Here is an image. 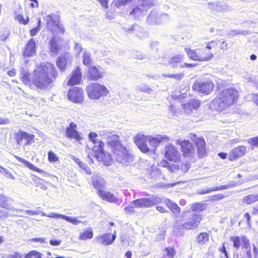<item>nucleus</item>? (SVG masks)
Here are the masks:
<instances>
[{
    "mask_svg": "<svg viewBox=\"0 0 258 258\" xmlns=\"http://www.w3.org/2000/svg\"><path fill=\"white\" fill-rule=\"evenodd\" d=\"M141 11V9L139 7L136 6L134 9H133L132 11L130 12V15L136 14L138 12H140Z\"/></svg>",
    "mask_w": 258,
    "mask_h": 258,
    "instance_id": "052dcab7",
    "label": "nucleus"
},
{
    "mask_svg": "<svg viewBox=\"0 0 258 258\" xmlns=\"http://www.w3.org/2000/svg\"><path fill=\"white\" fill-rule=\"evenodd\" d=\"M48 160L50 162H56L59 158L53 151H50L48 152Z\"/></svg>",
    "mask_w": 258,
    "mask_h": 258,
    "instance_id": "c03bdc74",
    "label": "nucleus"
},
{
    "mask_svg": "<svg viewBox=\"0 0 258 258\" xmlns=\"http://www.w3.org/2000/svg\"><path fill=\"white\" fill-rule=\"evenodd\" d=\"M67 97L68 99L73 103H81L84 100V90L81 87H72L68 90Z\"/></svg>",
    "mask_w": 258,
    "mask_h": 258,
    "instance_id": "4468645a",
    "label": "nucleus"
},
{
    "mask_svg": "<svg viewBox=\"0 0 258 258\" xmlns=\"http://www.w3.org/2000/svg\"><path fill=\"white\" fill-rule=\"evenodd\" d=\"M197 242L201 244H205L209 240V234L206 232L200 233L197 236Z\"/></svg>",
    "mask_w": 258,
    "mask_h": 258,
    "instance_id": "f704fd0d",
    "label": "nucleus"
},
{
    "mask_svg": "<svg viewBox=\"0 0 258 258\" xmlns=\"http://www.w3.org/2000/svg\"><path fill=\"white\" fill-rule=\"evenodd\" d=\"M93 230L92 228L90 227L80 233L79 239L82 241L91 239L93 238Z\"/></svg>",
    "mask_w": 258,
    "mask_h": 258,
    "instance_id": "2f4dec72",
    "label": "nucleus"
},
{
    "mask_svg": "<svg viewBox=\"0 0 258 258\" xmlns=\"http://www.w3.org/2000/svg\"><path fill=\"white\" fill-rule=\"evenodd\" d=\"M83 64L85 66H89L91 64L92 62V59L90 56V55L85 54L83 56Z\"/></svg>",
    "mask_w": 258,
    "mask_h": 258,
    "instance_id": "864d4df0",
    "label": "nucleus"
},
{
    "mask_svg": "<svg viewBox=\"0 0 258 258\" xmlns=\"http://www.w3.org/2000/svg\"><path fill=\"white\" fill-rule=\"evenodd\" d=\"M14 140L17 145L29 146L34 142L35 135L22 130H19L14 134Z\"/></svg>",
    "mask_w": 258,
    "mask_h": 258,
    "instance_id": "1a4fd4ad",
    "label": "nucleus"
},
{
    "mask_svg": "<svg viewBox=\"0 0 258 258\" xmlns=\"http://www.w3.org/2000/svg\"><path fill=\"white\" fill-rule=\"evenodd\" d=\"M164 205L166 206V205L164 203L159 204L158 205H156V210L161 213H165L168 212V211L166 209L165 207L164 206Z\"/></svg>",
    "mask_w": 258,
    "mask_h": 258,
    "instance_id": "3c124183",
    "label": "nucleus"
},
{
    "mask_svg": "<svg viewBox=\"0 0 258 258\" xmlns=\"http://www.w3.org/2000/svg\"><path fill=\"white\" fill-rule=\"evenodd\" d=\"M57 75L54 64L46 62L39 66L32 73L26 71L21 72L20 79L22 83L30 89L44 90L51 87Z\"/></svg>",
    "mask_w": 258,
    "mask_h": 258,
    "instance_id": "f257e3e1",
    "label": "nucleus"
},
{
    "mask_svg": "<svg viewBox=\"0 0 258 258\" xmlns=\"http://www.w3.org/2000/svg\"><path fill=\"white\" fill-rule=\"evenodd\" d=\"M67 63V58L65 56H59L56 61V66L61 71H64L66 68Z\"/></svg>",
    "mask_w": 258,
    "mask_h": 258,
    "instance_id": "e433bc0d",
    "label": "nucleus"
},
{
    "mask_svg": "<svg viewBox=\"0 0 258 258\" xmlns=\"http://www.w3.org/2000/svg\"><path fill=\"white\" fill-rule=\"evenodd\" d=\"M219 251L224 255H221L220 258H230L226 250L225 243H222L221 247L218 248Z\"/></svg>",
    "mask_w": 258,
    "mask_h": 258,
    "instance_id": "79ce46f5",
    "label": "nucleus"
},
{
    "mask_svg": "<svg viewBox=\"0 0 258 258\" xmlns=\"http://www.w3.org/2000/svg\"><path fill=\"white\" fill-rule=\"evenodd\" d=\"M163 156L164 159H161L159 165L161 167L164 168L163 161H166L168 164H173L178 163L181 160V154L177 147L172 144H168L164 149Z\"/></svg>",
    "mask_w": 258,
    "mask_h": 258,
    "instance_id": "0eeeda50",
    "label": "nucleus"
},
{
    "mask_svg": "<svg viewBox=\"0 0 258 258\" xmlns=\"http://www.w3.org/2000/svg\"><path fill=\"white\" fill-rule=\"evenodd\" d=\"M199 48V53L200 55L201 61H208L211 59L213 57V53L209 51L208 49L206 47H201Z\"/></svg>",
    "mask_w": 258,
    "mask_h": 258,
    "instance_id": "bb28decb",
    "label": "nucleus"
},
{
    "mask_svg": "<svg viewBox=\"0 0 258 258\" xmlns=\"http://www.w3.org/2000/svg\"><path fill=\"white\" fill-rule=\"evenodd\" d=\"M10 258H21L22 255L19 254L18 252H15L13 254H10L9 256Z\"/></svg>",
    "mask_w": 258,
    "mask_h": 258,
    "instance_id": "69168bd1",
    "label": "nucleus"
},
{
    "mask_svg": "<svg viewBox=\"0 0 258 258\" xmlns=\"http://www.w3.org/2000/svg\"><path fill=\"white\" fill-rule=\"evenodd\" d=\"M135 206L132 201L129 205L125 207L124 210L126 214L131 215L135 213Z\"/></svg>",
    "mask_w": 258,
    "mask_h": 258,
    "instance_id": "49530a36",
    "label": "nucleus"
},
{
    "mask_svg": "<svg viewBox=\"0 0 258 258\" xmlns=\"http://www.w3.org/2000/svg\"><path fill=\"white\" fill-rule=\"evenodd\" d=\"M8 74L10 77H14L16 75V70L15 69H13L10 70L8 72Z\"/></svg>",
    "mask_w": 258,
    "mask_h": 258,
    "instance_id": "338daca9",
    "label": "nucleus"
},
{
    "mask_svg": "<svg viewBox=\"0 0 258 258\" xmlns=\"http://www.w3.org/2000/svg\"><path fill=\"white\" fill-rule=\"evenodd\" d=\"M239 96L236 89L229 87L220 91L214 101L220 109H224L236 104Z\"/></svg>",
    "mask_w": 258,
    "mask_h": 258,
    "instance_id": "39448f33",
    "label": "nucleus"
},
{
    "mask_svg": "<svg viewBox=\"0 0 258 258\" xmlns=\"http://www.w3.org/2000/svg\"><path fill=\"white\" fill-rule=\"evenodd\" d=\"M82 75L81 70L77 67L71 73L67 84L70 86L80 84L82 81Z\"/></svg>",
    "mask_w": 258,
    "mask_h": 258,
    "instance_id": "aec40b11",
    "label": "nucleus"
},
{
    "mask_svg": "<svg viewBox=\"0 0 258 258\" xmlns=\"http://www.w3.org/2000/svg\"><path fill=\"white\" fill-rule=\"evenodd\" d=\"M230 239L233 243V247L236 249H238L240 246L247 250L250 248L249 240L245 235L233 236L230 237Z\"/></svg>",
    "mask_w": 258,
    "mask_h": 258,
    "instance_id": "f3484780",
    "label": "nucleus"
},
{
    "mask_svg": "<svg viewBox=\"0 0 258 258\" xmlns=\"http://www.w3.org/2000/svg\"><path fill=\"white\" fill-rule=\"evenodd\" d=\"M246 153L245 147L244 146H239L233 149L228 155V159L230 161L236 160L241 156H243Z\"/></svg>",
    "mask_w": 258,
    "mask_h": 258,
    "instance_id": "b1692460",
    "label": "nucleus"
},
{
    "mask_svg": "<svg viewBox=\"0 0 258 258\" xmlns=\"http://www.w3.org/2000/svg\"><path fill=\"white\" fill-rule=\"evenodd\" d=\"M201 105L200 101L196 99H191L182 105L183 112L185 114H190L194 110L198 109Z\"/></svg>",
    "mask_w": 258,
    "mask_h": 258,
    "instance_id": "6ab92c4d",
    "label": "nucleus"
},
{
    "mask_svg": "<svg viewBox=\"0 0 258 258\" xmlns=\"http://www.w3.org/2000/svg\"><path fill=\"white\" fill-rule=\"evenodd\" d=\"M166 255L168 258H174L176 254V251L173 246H168L164 248Z\"/></svg>",
    "mask_w": 258,
    "mask_h": 258,
    "instance_id": "ea45409f",
    "label": "nucleus"
},
{
    "mask_svg": "<svg viewBox=\"0 0 258 258\" xmlns=\"http://www.w3.org/2000/svg\"><path fill=\"white\" fill-rule=\"evenodd\" d=\"M206 209L205 205L201 203H194L190 205V212H200Z\"/></svg>",
    "mask_w": 258,
    "mask_h": 258,
    "instance_id": "c9c22d12",
    "label": "nucleus"
},
{
    "mask_svg": "<svg viewBox=\"0 0 258 258\" xmlns=\"http://www.w3.org/2000/svg\"><path fill=\"white\" fill-rule=\"evenodd\" d=\"M163 77L165 78H173L177 80H180L183 77V74H165L163 75Z\"/></svg>",
    "mask_w": 258,
    "mask_h": 258,
    "instance_id": "de8ad7c7",
    "label": "nucleus"
},
{
    "mask_svg": "<svg viewBox=\"0 0 258 258\" xmlns=\"http://www.w3.org/2000/svg\"><path fill=\"white\" fill-rule=\"evenodd\" d=\"M169 138L166 136H157L156 137H149L148 138V142L150 147L151 151H155L159 144L163 142H168Z\"/></svg>",
    "mask_w": 258,
    "mask_h": 258,
    "instance_id": "4be33fe9",
    "label": "nucleus"
},
{
    "mask_svg": "<svg viewBox=\"0 0 258 258\" xmlns=\"http://www.w3.org/2000/svg\"><path fill=\"white\" fill-rule=\"evenodd\" d=\"M15 19L18 21L20 24L27 25L29 21V18L28 17H24L23 14H16L15 16Z\"/></svg>",
    "mask_w": 258,
    "mask_h": 258,
    "instance_id": "58836bf2",
    "label": "nucleus"
},
{
    "mask_svg": "<svg viewBox=\"0 0 258 258\" xmlns=\"http://www.w3.org/2000/svg\"><path fill=\"white\" fill-rule=\"evenodd\" d=\"M197 66V64L195 63H189L185 62L183 64L180 65V68H194L195 67Z\"/></svg>",
    "mask_w": 258,
    "mask_h": 258,
    "instance_id": "4d7b16f0",
    "label": "nucleus"
},
{
    "mask_svg": "<svg viewBox=\"0 0 258 258\" xmlns=\"http://www.w3.org/2000/svg\"><path fill=\"white\" fill-rule=\"evenodd\" d=\"M116 237L115 233L112 234L110 233H106L97 236L96 239L101 244L109 245L115 241Z\"/></svg>",
    "mask_w": 258,
    "mask_h": 258,
    "instance_id": "393cba45",
    "label": "nucleus"
},
{
    "mask_svg": "<svg viewBox=\"0 0 258 258\" xmlns=\"http://www.w3.org/2000/svg\"><path fill=\"white\" fill-rule=\"evenodd\" d=\"M86 92L89 98L97 100L106 95L108 91L104 85L97 82H93L87 86Z\"/></svg>",
    "mask_w": 258,
    "mask_h": 258,
    "instance_id": "6e6552de",
    "label": "nucleus"
},
{
    "mask_svg": "<svg viewBox=\"0 0 258 258\" xmlns=\"http://www.w3.org/2000/svg\"><path fill=\"white\" fill-rule=\"evenodd\" d=\"M97 194L103 200L109 203H116L117 202V198L114 195L105 191L104 189L97 191Z\"/></svg>",
    "mask_w": 258,
    "mask_h": 258,
    "instance_id": "a878e982",
    "label": "nucleus"
},
{
    "mask_svg": "<svg viewBox=\"0 0 258 258\" xmlns=\"http://www.w3.org/2000/svg\"><path fill=\"white\" fill-rule=\"evenodd\" d=\"M77 124L75 122H70L65 130L66 137L70 139H74L77 142L82 140V134L77 130Z\"/></svg>",
    "mask_w": 258,
    "mask_h": 258,
    "instance_id": "dca6fc26",
    "label": "nucleus"
},
{
    "mask_svg": "<svg viewBox=\"0 0 258 258\" xmlns=\"http://www.w3.org/2000/svg\"><path fill=\"white\" fill-rule=\"evenodd\" d=\"M189 139L193 142L194 145L197 149L198 157L199 158H203L207 156L206 143L203 137H198L195 134L190 133Z\"/></svg>",
    "mask_w": 258,
    "mask_h": 258,
    "instance_id": "9b49d317",
    "label": "nucleus"
},
{
    "mask_svg": "<svg viewBox=\"0 0 258 258\" xmlns=\"http://www.w3.org/2000/svg\"><path fill=\"white\" fill-rule=\"evenodd\" d=\"M90 141L92 142L94 146L92 150L93 155L96 159L106 166H109L112 163V159L110 153L104 150V143L98 139L97 134L91 132L89 134Z\"/></svg>",
    "mask_w": 258,
    "mask_h": 258,
    "instance_id": "20e7f679",
    "label": "nucleus"
},
{
    "mask_svg": "<svg viewBox=\"0 0 258 258\" xmlns=\"http://www.w3.org/2000/svg\"><path fill=\"white\" fill-rule=\"evenodd\" d=\"M249 143H250L252 146H256L258 144V138H251Z\"/></svg>",
    "mask_w": 258,
    "mask_h": 258,
    "instance_id": "bf43d9fd",
    "label": "nucleus"
},
{
    "mask_svg": "<svg viewBox=\"0 0 258 258\" xmlns=\"http://www.w3.org/2000/svg\"><path fill=\"white\" fill-rule=\"evenodd\" d=\"M133 1V0H114L113 3L116 7L119 8L125 5L128 3L132 2Z\"/></svg>",
    "mask_w": 258,
    "mask_h": 258,
    "instance_id": "a18cd8bd",
    "label": "nucleus"
},
{
    "mask_svg": "<svg viewBox=\"0 0 258 258\" xmlns=\"http://www.w3.org/2000/svg\"><path fill=\"white\" fill-rule=\"evenodd\" d=\"M177 144L180 147L182 155L184 157H193L195 154L194 145L188 140H178Z\"/></svg>",
    "mask_w": 258,
    "mask_h": 258,
    "instance_id": "2eb2a0df",
    "label": "nucleus"
},
{
    "mask_svg": "<svg viewBox=\"0 0 258 258\" xmlns=\"http://www.w3.org/2000/svg\"><path fill=\"white\" fill-rule=\"evenodd\" d=\"M98 2L101 5V6L107 9L108 7V0H97Z\"/></svg>",
    "mask_w": 258,
    "mask_h": 258,
    "instance_id": "13d9d810",
    "label": "nucleus"
},
{
    "mask_svg": "<svg viewBox=\"0 0 258 258\" xmlns=\"http://www.w3.org/2000/svg\"><path fill=\"white\" fill-rule=\"evenodd\" d=\"M105 73L104 70L99 66H90L88 68L86 77L89 81H97L103 78Z\"/></svg>",
    "mask_w": 258,
    "mask_h": 258,
    "instance_id": "ddd939ff",
    "label": "nucleus"
},
{
    "mask_svg": "<svg viewBox=\"0 0 258 258\" xmlns=\"http://www.w3.org/2000/svg\"><path fill=\"white\" fill-rule=\"evenodd\" d=\"M107 144L111 148L116 160L119 162H127L134 157L130 150L122 144L119 135L114 134L109 136Z\"/></svg>",
    "mask_w": 258,
    "mask_h": 258,
    "instance_id": "f03ea898",
    "label": "nucleus"
},
{
    "mask_svg": "<svg viewBox=\"0 0 258 258\" xmlns=\"http://www.w3.org/2000/svg\"><path fill=\"white\" fill-rule=\"evenodd\" d=\"M9 122V119L8 118L0 117V124H5Z\"/></svg>",
    "mask_w": 258,
    "mask_h": 258,
    "instance_id": "0e129e2a",
    "label": "nucleus"
},
{
    "mask_svg": "<svg viewBox=\"0 0 258 258\" xmlns=\"http://www.w3.org/2000/svg\"><path fill=\"white\" fill-rule=\"evenodd\" d=\"M43 254L37 250H32L24 255V258H42Z\"/></svg>",
    "mask_w": 258,
    "mask_h": 258,
    "instance_id": "4c0bfd02",
    "label": "nucleus"
},
{
    "mask_svg": "<svg viewBox=\"0 0 258 258\" xmlns=\"http://www.w3.org/2000/svg\"><path fill=\"white\" fill-rule=\"evenodd\" d=\"M40 24H41V19L40 18H39L37 19V26L31 29L30 30V34L31 36H34L37 34V33L40 30Z\"/></svg>",
    "mask_w": 258,
    "mask_h": 258,
    "instance_id": "37998d69",
    "label": "nucleus"
},
{
    "mask_svg": "<svg viewBox=\"0 0 258 258\" xmlns=\"http://www.w3.org/2000/svg\"><path fill=\"white\" fill-rule=\"evenodd\" d=\"M147 140L148 137L142 134H137L133 139L134 143L138 148L141 147L144 143L147 142Z\"/></svg>",
    "mask_w": 258,
    "mask_h": 258,
    "instance_id": "473e14b6",
    "label": "nucleus"
},
{
    "mask_svg": "<svg viewBox=\"0 0 258 258\" xmlns=\"http://www.w3.org/2000/svg\"><path fill=\"white\" fill-rule=\"evenodd\" d=\"M214 84L211 80L204 81H197L192 85V89L195 91L205 95H208L212 92Z\"/></svg>",
    "mask_w": 258,
    "mask_h": 258,
    "instance_id": "9d476101",
    "label": "nucleus"
},
{
    "mask_svg": "<svg viewBox=\"0 0 258 258\" xmlns=\"http://www.w3.org/2000/svg\"><path fill=\"white\" fill-rule=\"evenodd\" d=\"M15 158L20 162L23 163L26 166H27L28 168H29L30 170L37 172L39 173H44V172L42 169H40L37 167H36L35 165H34L33 164L30 163V162L26 160L25 159L18 156H14Z\"/></svg>",
    "mask_w": 258,
    "mask_h": 258,
    "instance_id": "c85d7f7f",
    "label": "nucleus"
},
{
    "mask_svg": "<svg viewBox=\"0 0 258 258\" xmlns=\"http://www.w3.org/2000/svg\"><path fill=\"white\" fill-rule=\"evenodd\" d=\"M9 205L8 200L6 197L1 196L0 197V207L2 208H8Z\"/></svg>",
    "mask_w": 258,
    "mask_h": 258,
    "instance_id": "09e8293b",
    "label": "nucleus"
},
{
    "mask_svg": "<svg viewBox=\"0 0 258 258\" xmlns=\"http://www.w3.org/2000/svg\"><path fill=\"white\" fill-rule=\"evenodd\" d=\"M31 241L41 243H45L46 242L45 239L43 237L33 238L31 239Z\"/></svg>",
    "mask_w": 258,
    "mask_h": 258,
    "instance_id": "6e6d98bb",
    "label": "nucleus"
},
{
    "mask_svg": "<svg viewBox=\"0 0 258 258\" xmlns=\"http://www.w3.org/2000/svg\"><path fill=\"white\" fill-rule=\"evenodd\" d=\"M36 42L33 38H31L24 48L23 55L25 57L33 56L36 53Z\"/></svg>",
    "mask_w": 258,
    "mask_h": 258,
    "instance_id": "5701e85b",
    "label": "nucleus"
},
{
    "mask_svg": "<svg viewBox=\"0 0 258 258\" xmlns=\"http://www.w3.org/2000/svg\"><path fill=\"white\" fill-rule=\"evenodd\" d=\"M49 44L50 51L55 55L57 54L59 52L60 47L54 37H53L50 41Z\"/></svg>",
    "mask_w": 258,
    "mask_h": 258,
    "instance_id": "72a5a7b5",
    "label": "nucleus"
},
{
    "mask_svg": "<svg viewBox=\"0 0 258 258\" xmlns=\"http://www.w3.org/2000/svg\"><path fill=\"white\" fill-rule=\"evenodd\" d=\"M140 150L144 153H148L151 151L150 147L148 146L147 142H145L139 148Z\"/></svg>",
    "mask_w": 258,
    "mask_h": 258,
    "instance_id": "603ef678",
    "label": "nucleus"
},
{
    "mask_svg": "<svg viewBox=\"0 0 258 258\" xmlns=\"http://www.w3.org/2000/svg\"><path fill=\"white\" fill-rule=\"evenodd\" d=\"M181 218L183 220L186 219V221L180 225V228L183 230H190L198 228L203 217L200 214L191 213L190 210H187L182 212Z\"/></svg>",
    "mask_w": 258,
    "mask_h": 258,
    "instance_id": "423d86ee",
    "label": "nucleus"
},
{
    "mask_svg": "<svg viewBox=\"0 0 258 258\" xmlns=\"http://www.w3.org/2000/svg\"><path fill=\"white\" fill-rule=\"evenodd\" d=\"M67 222H70L74 225L79 224L81 221L75 217H71L64 215V219Z\"/></svg>",
    "mask_w": 258,
    "mask_h": 258,
    "instance_id": "8fccbe9b",
    "label": "nucleus"
},
{
    "mask_svg": "<svg viewBox=\"0 0 258 258\" xmlns=\"http://www.w3.org/2000/svg\"><path fill=\"white\" fill-rule=\"evenodd\" d=\"M163 162L162 163H163L165 168L167 169L170 172L181 170L183 173H185L189 170L190 167V164L188 161L183 162L180 164L178 163L170 165L166 161H163Z\"/></svg>",
    "mask_w": 258,
    "mask_h": 258,
    "instance_id": "a211bd4d",
    "label": "nucleus"
},
{
    "mask_svg": "<svg viewBox=\"0 0 258 258\" xmlns=\"http://www.w3.org/2000/svg\"><path fill=\"white\" fill-rule=\"evenodd\" d=\"M184 50L190 59L201 61L200 52L198 51L199 50V47L195 49H191L190 48L187 47Z\"/></svg>",
    "mask_w": 258,
    "mask_h": 258,
    "instance_id": "cd10ccee",
    "label": "nucleus"
},
{
    "mask_svg": "<svg viewBox=\"0 0 258 258\" xmlns=\"http://www.w3.org/2000/svg\"><path fill=\"white\" fill-rule=\"evenodd\" d=\"M244 219L246 220L247 223L248 224H250V216L249 215V213L248 212H246L244 215Z\"/></svg>",
    "mask_w": 258,
    "mask_h": 258,
    "instance_id": "e2e57ef3",
    "label": "nucleus"
},
{
    "mask_svg": "<svg viewBox=\"0 0 258 258\" xmlns=\"http://www.w3.org/2000/svg\"><path fill=\"white\" fill-rule=\"evenodd\" d=\"M136 208H150L155 205L164 203L167 207L174 214H179L181 212L180 207L175 203L167 198L155 197L154 198H142L133 201Z\"/></svg>",
    "mask_w": 258,
    "mask_h": 258,
    "instance_id": "7ed1b4c3",
    "label": "nucleus"
},
{
    "mask_svg": "<svg viewBox=\"0 0 258 258\" xmlns=\"http://www.w3.org/2000/svg\"><path fill=\"white\" fill-rule=\"evenodd\" d=\"M92 182L93 186L99 191L104 188L105 182L100 177L94 175L92 177Z\"/></svg>",
    "mask_w": 258,
    "mask_h": 258,
    "instance_id": "7c9ffc66",
    "label": "nucleus"
},
{
    "mask_svg": "<svg viewBox=\"0 0 258 258\" xmlns=\"http://www.w3.org/2000/svg\"><path fill=\"white\" fill-rule=\"evenodd\" d=\"M257 198L256 196L250 195L243 198L242 199V203L244 204L249 205L255 202Z\"/></svg>",
    "mask_w": 258,
    "mask_h": 258,
    "instance_id": "a19ab883",
    "label": "nucleus"
},
{
    "mask_svg": "<svg viewBox=\"0 0 258 258\" xmlns=\"http://www.w3.org/2000/svg\"><path fill=\"white\" fill-rule=\"evenodd\" d=\"M75 162L77 163L80 168L82 169L85 166L84 164L82 163V162L79 159L76 158L75 160Z\"/></svg>",
    "mask_w": 258,
    "mask_h": 258,
    "instance_id": "774afa93",
    "label": "nucleus"
},
{
    "mask_svg": "<svg viewBox=\"0 0 258 258\" xmlns=\"http://www.w3.org/2000/svg\"><path fill=\"white\" fill-rule=\"evenodd\" d=\"M61 243V240H50V244L51 245H53V246H56V245H58L60 244Z\"/></svg>",
    "mask_w": 258,
    "mask_h": 258,
    "instance_id": "680f3d73",
    "label": "nucleus"
},
{
    "mask_svg": "<svg viewBox=\"0 0 258 258\" xmlns=\"http://www.w3.org/2000/svg\"><path fill=\"white\" fill-rule=\"evenodd\" d=\"M47 29L50 31L54 36H56L59 34H63L64 33V28L57 24L55 21L50 19L47 21L46 23Z\"/></svg>",
    "mask_w": 258,
    "mask_h": 258,
    "instance_id": "412c9836",
    "label": "nucleus"
},
{
    "mask_svg": "<svg viewBox=\"0 0 258 258\" xmlns=\"http://www.w3.org/2000/svg\"><path fill=\"white\" fill-rule=\"evenodd\" d=\"M207 48L214 54L220 53L228 49V45L226 40H213L206 43Z\"/></svg>",
    "mask_w": 258,
    "mask_h": 258,
    "instance_id": "f8f14e48",
    "label": "nucleus"
},
{
    "mask_svg": "<svg viewBox=\"0 0 258 258\" xmlns=\"http://www.w3.org/2000/svg\"><path fill=\"white\" fill-rule=\"evenodd\" d=\"M184 55L177 54L172 56L168 60V63L172 68H176L184 58Z\"/></svg>",
    "mask_w": 258,
    "mask_h": 258,
    "instance_id": "c756f323",
    "label": "nucleus"
},
{
    "mask_svg": "<svg viewBox=\"0 0 258 258\" xmlns=\"http://www.w3.org/2000/svg\"><path fill=\"white\" fill-rule=\"evenodd\" d=\"M47 217L49 218H53L55 219L61 218L62 219H64V215L56 213L54 212H52L50 213L49 215H47Z\"/></svg>",
    "mask_w": 258,
    "mask_h": 258,
    "instance_id": "5fc2aeb1",
    "label": "nucleus"
}]
</instances>
